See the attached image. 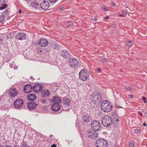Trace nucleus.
Masks as SVG:
<instances>
[{"label": "nucleus", "instance_id": "13d9d810", "mask_svg": "<svg viewBox=\"0 0 147 147\" xmlns=\"http://www.w3.org/2000/svg\"><path fill=\"white\" fill-rule=\"evenodd\" d=\"M140 115L142 116L143 115L142 113H139Z\"/></svg>", "mask_w": 147, "mask_h": 147}, {"label": "nucleus", "instance_id": "c756f323", "mask_svg": "<svg viewBox=\"0 0 147 147\" xmlns=\"http://www.w3.org/2000/svg\"><path fill=\"white\" fill-rule=\"evenodd\" d=\"M22 146L23 147H29L27 143L26 142H24L22 145Z\"/></svg>", "mask_w": 147, "mask_h": 147}, {"label": "nucleus", "instance_id": "39448f33", "mask_svg": "<svg viewBox=\"0 0 147 147\" xmlns=\"http://www.w3.org/2000/svg\"><path fill=\"white\" fill-rule=\"evenodd\" d=\"M93 129H89L87 131L85 134L86 137H88L91 139H94L96 138L98 134Z\"/></svg>", "mask_w": 147, "mask_h": 147}, {"label": "nucleus", "instance_id": "20e7f679", "mask_svg": "<svg viewBox=\"0 0 147 147\" xmlns=\"http://www.w3.org/2000/svg\"><path fill=\"white\" fill-rule=\"evenodd\" d=\"M80 78L83 81L88 80L89 73L86 69H83L81 71L79 74Z\"/></svg>", "mask_w": 147, "mask_h": 147}, {"label": "nucleus", "instance_id": "393cba45", "mask_svg": "<svg viewBox=\"0 0 147 147\" xmlns=\"http://www.w3.org/2000/svg\"><path fill=\"white\" fill-rule=\"evenodd\" d=\"M42 86L40 84H38V86L36 91H35V92H38L41 91L42 88Z\"/></svg>", "mask_w": 147, "mask_h": 147}, {"label": "nucleus", "instance_id": "c9c22d12", "mask_svg": "<svg viewBox=\"0 0 147 147\" xmlns=\"http://www.w3.org/2000/svg\"><path fill=\"white\" fill-rule=\"evenodd\" d=\"M9 13V11H6L3 12V15L5 16V15H7V14H8Z\"/></svg>", "mask_w": 147, "mask_h": 147}, {"label": "nucleus", "instance_id": "f8f14e48", "mask_svg": "<svg viewBox=\"0 0 147 147\" xmlns=\"http://www.w3.org/2000/svg\"><path fill=\"white\" fill-rule=\"evenodd\" d=\"M38 44L42 47H46L48 45V42L46 39H41L38 42Z\"/></svg>", "mask_w": 147, "mask_h": 147}, {"label": "nucleus", "instance_id": "c03bdc74", "mask_svg": "<svg viewBox=\"0 0 147 147\" xmlns=\"http://www.w3.org/2000/svg\"><path fill=\"white\" fill-rule=\"evenodd\" d=\"M116 107L117 108H122V107H121L119 105H116Z\"/></svg>", "mask_w": 147, "mask_h": 147}, {"label": "nucleus", "instance_id": "bb28decb", "mask_svg": "<svg viewBox=\"0 0 147 147\" xmlns=\"http://www.w3.org/2000/svg\"><path fill=\"white\" fill-rule=\"evenodd\" d=\"M1 5V7H0V9L3 10L5 9L7 7V5L6 4H4L3 5Z\"/></svg>", "mask_w": 147, "mask_h": 147}, {"label": "nucleus", "instance_id": "5fc2aeb1", "mask_svg": "<svg viewBox=\"0 0 147 147\" xmlns=\"http://www.w3.org/2000/svg\"><path fill=\"white\" fill-rule=\"evenodd\" d=\"M22 12V11L20 9L19 10V13H21Z\"/></svg>", "mask_w": 147, "mask_h": 147}, {"label": "nucleus", "instance_id": "052dcab7", "mask_svg": "<svg viewBox=\"0 0 147 147\" xmlns=\"http://www.w3.org/2000/svg\"><path fill=\"white\" fill-rule=\"evenodd\" d=\"M24 0L26 1H30L31 0Z\"/></svg>", "mask_w": 147, "mask_h": 147}, {"label": "nucleus", "instance_id": "3c124183", "mask_svg": "<svg viewBox=\"0 0 147 147\" xmlns=\"http://www.w3.org/2000/svg\"><path fill=\"white\" fill-rule=\"evenodd\" d=\"M112 5L113 6H115V4L114 3H113L112 4Z\"/></svg>", "mask_w": 147, "mask_h": 147}, {"label": "nucleus", "instance_id": "f704fd0d", "mask_svg": "<svg viewBox=\"0 0 147 147\" xmlns=\"http://www.w3.org/2000/svg\"><path fill=\"white\" fill-rule=\"evenodd\" d=\"M102 9L105 10V11H107V7L106 6H103L102 7Z\"/></svg>", "mask_w": 147, "mask_h": 147}, {"label": "nucleus", "instance_id": "7c9ffc66", "mask_svg": "<svg viewBox=\"0 0 147 147\" xmlns=\"http://www.w3.org/2000/svg\"><path fill=\"white\" fill-rule=\"evenodd\" d=\"M73 25V23L72 22H69L67 23V25L69 26H71Z\"/></svg>", "mask_w": 147, "mask_h": 147}, {"label": "nucleus", "instance_id": "ea45409f", "mask_svg": "<svg viewBox=\"0 0 147 147\" xmlns=\"http://www.w3.org/2000/svg\"><path fill=\"white\" fill-rule=\"evenodd\" d=\"M126 89L128 90H130L131 89V87L129 86L125 87Z\"/></svg>", "mask_w": 147, "mask_h": 147}, {"label": "nucleus", "instance_id": "864d4df0", "mask_svg": "<svg viewBox=\"0 0 147 147\" xmlns=\"http://www.w3.org/2000/svg\"><path fill=\"white\" fill-rule=\"evenodd\" d=\"M64 9V7H60V9L61 10H63Z\"/></svg>", "mask_w": 147, "mask_h": 147}, {"label": "nucleus", "instance_id": "cd10ccee", "mask_svg": "<svg viewBox=\"0 0 147 147\" xmlns=\"http://www.w3.org/2000/svg\"><path fill=\"white\" fill-rule=\"evenodd\" d=\"M38 83H37L35 84L33 87L32 88V90H34V92H35V91H36V90L37 87L38 86Z\"/></svg>", "mask_w": 147, "mask_h": 147}, {"label": "nucleus", "instance_id": "4c0bfd02", "mask_svg": "<svg viewBox=\"0 0 147 147\" xmlns=\"http://www.w3.org/2000/svg\"><path fill=\"white\" fill-rule=\"evenodd\" d=\"M140 131V129H136L135 130V132L136 133H139Z\"/></svg>", "mask_w": 147, "mask_h": 147}, {"label": "nucleus", "instance_id": "0eeeda50", "mask_svg": "<svg viewBox=\"0 0 147 147\" xmlns=\"http://www.w3.org/2000/svg\"><path fill=\"white\" fill-rule=\"evenodd\" d=\"M69 65L71 68L76 69L79 64L78 60L74 58H71L69 60Z\"/></svg>", "mask_w": 147, "mask_h": 147}, {"label": "nucleus", "instance_id": "f03ea898", "mask_svg": "<svg viewBox=\"0 0 147 147\" xmlns=\"http://www.w3.org/2000/svg\"><path fill=\"white\" fill-rule=\"evenodd\" d=\"M101 122L102 125L106 127H109L112 123H114V120H112L111 118L108 116H105L102 117Z\"/></svg>", "mask_w": 147, "mask_h": 147}, {"label": "nucleus", "instance_id": "6e6552de", "mask_svg": "<svg viewBox=\"0 0 147 147\" xmlns=\"http://www.w3.org/2000/svg\"><path fill=\"white\" fill-rule=\"evenodd\" d=\"M91 126L92 129L98 131L100 129L101 125L98 121L94 120L91 122Z\"/></svg>", "mask_w": 147, "mask_h": 147}, {"label": "nucleus", "instance_id": "9d476101", "mask_svg": "<svg viewBox=\"0 0 147 147\" xmlns=\"http://www.w3.org/2000/svg\"><path fill=\"white\" fill-rule=\"evenodd\" d=\"M61 56L64 58L67 59L70 56V54L68 51L63 49L61 51L60 53Z\"/></svg>", "mask_w": 147, "mask_h": 147}, {"label": "nucleus", "instance_id": "6ab92c4d", "mask_svg": "<svg viewBox=\"0 0 147 147\" xmlns=\"http://www.w3.org/2000/svg\"><path fill=\"white\" fill-rule=\"evenodd\" d=\"M82 119L83 122L86 123L90 122V117L88 115H84L82 117Z\"/></svg>", "mask_w": 147, "mask_h": 147}, {"label": "nucleus", "instance_id": "79ce46f5", "mask_svg": "<svg viewBox=\"0 0 147 147\" xmlns=\"http://www.w3.org/2000/svg\"><path fill=\"white\" fill-rule=\"evenodd\" d=\"M98 71L100 73L101 71V69L100 68H98L97 69Z\"/></svg>", "mask_w": 147, "mask_h": 147}, {"label": "nucleus", "instance_id": "5701e85b", "mask_svg": "<svg viewBox=\"0 0 147 147\" xmlns=\"http://www.w3.org/2000/svg\"><path fill=\"white\" fill-rule=\"evenodd\" d=\"M63 101L64 104L67 106H69L71 103L70 100L67 98H64Z\"/></svg>", "mask_w": 147, "mask_h": 147}, {"label": "nucleus", "instance_id": "37998d69", "mask_svg": "<svg viewBox=\"0 0 147 147\" xmlns=\"http://www.w3.org/2000/svg\"><path fill=\"white\" fill-rule=\"evenodd\" d=\"M51 147H57V146L56 144H53L51 146Z\"/></svg>", "mask_w": 147, "mask_h": 147}, {"label": "nucleus", "instance_id": "1a4fd4ad", "mask_svg": "<svg viewBox=\"0 0 147 147\" xmlns=\"http://www.w3.org/2000/svg\"><path fill=\"white\" fill-rule=\"evenodd\" d=\"M24 101L22 99H18L16 100L13 102V106L15 108L19 109L24 105Z\"/></svg>", "mask_w": 147, "mask_h": 147}, {"label": "nucleus", "instance_id": "aec40b11", "mask_svg": "<svg viewBox=\"0 0 147 147\" xmlns=\"http://www.w3.org/2000/svg\"><path fill=\"white\" fill-rule=\"evenodd\" d=\"M52 101L53 104H59L61 102V100L59 97L55 96L53 98Z\"/></svg>", "mask_w": 147, "mask_h": 147}, {"label": "nucleus", "instance_id": "9b49d317", "mask_svg": "<svg viewBox=\"0 0 147 147\" xmlns=\"http://www.w3.org/2000/svg\"><path fill=\"white\" fill-rule=\"evenodd\" d=\"M49 6V3L48 1H44L40 4V8L43 10H47Z\"/></svg>", "mask_w": 147, "mask_h": 147}, {"label": "nucleus", "instance_id": "c85d7f7f", "mask_svg": "<svg viewBox=\"0 0 147 147\" xmlns=\"http://www.w3.org/2000/svg\"><path fill=\"white\" fill-rule=\"evenodd\" d=\"M134 144L133 142L132 141H130L129 144V147H134Z\"/></svg>", "mask_w": 147, "mask_h": 147}, {"label": "nucleus", "instance_id": "de8ad7c7", "mask_svg": "<svg viewBox=\"0 0 147 147\" xmlns=\"http://www.w3.org/2000/svg\"><path fill=\"white\" fill-rule=\"evenodd\" d=\"M116 26V25L115 24H112V26H111V27L113 28H114Z\"/></svg>", "mask_w": 147, "mask_h": 147}, {"label": "nucleus", "instance_id": "680f3d73", "mask_svg": "<svg viewBox=\"0 0 147 147\" xmlns=\"http://www.w3.org/2000/svg\"><path fill=\"white\" fill-rule=\"evenodd\" d=\"M52 136H53V135H50V137H52Z\"/></svg>", "mask_w": 147, "mask_h": 147}, {"label": "nucleus", "instance_id": "6e6d98bb", "mask_svg": "<svg viewBox=\"0 0 147 147\" xmlns=\"http://www.w3.org/2000/svg\"><path fill=\"white\" fill-rule=\"evenodd\" d=\"M93 20L95 21H96V18L95 17L93 19Z\"/></svg>", "mask_w": 147, "mask_h": 147}, {"label": "nucleus", "instance_id": "a211bd4d", "mask_svg": "<svg viewBox=\"0 0 147 147\" xmlns=\"http://www.w3.org/2000/svg\"><path fill=\"white\" fill-rule=\"evenodd\" d=\"M27 99L29 101H33L35 100L36 99V96L34 94H30L27 96Z\"/></svg>", "mask_w": 147, "mask_h": 147}, {"label": "nucleus", "instance_id": "e2e57ef3", "mask_svg": "<svg viewBox=\"0 0 147 147\" xmlns=\"http://www.w3.org/2000/svg\"><path fill=\"white\" fill-rule=\"evenodd\" d=\"M11 64L10 63V65H9L10 66H11Z\"/></svg>", "mask_w": 147, "mask_h": 147}, {"label": "nucleus", "instance_id": "49530a36", "mask_svg": "<svg viewBox=\"0 0 147 147\" xmlns=\"http://www.w3.org/2000/svg\"><path fill=\"white\" fill-rule=\"evenodd\" d=\"M143 125L144 126H146V124L145 122H144V123L143 124Z\"/></svg>", "mask_w": 147, "mask_h": 147}, {"label": "nucleus", "instance_id": "dca6fc26", "mask_svg": "<svg viewBox=\"0 0 147 147\" xmlns=\"http://www.w3.org/2000/svg\"><path fill=\"white\" fill-rule=\"evenodd\" d=\"M61 108V107L59 104H53L51 106V109L54 111H59Z\"/></svg>", "mask_w": 147, "mask_h": 147}, {"label": "nucleus", "instance_id": "8fccbe9b", "mask_svg": "<svg viewBox=\"0 0 147 147\" xmlns=\"http://www.w3.org/2000/svg\"><path fill=\"white\" fill-rule=\"evenodd\" d=\"M122 13L125 15H126V12L125 11H124L122 12Z\"/></svg>", "mask_w": 147, "mask_h": 147}, {"label": "nucleus", "instance_id": "58836bf2", "mask_svg": "<svg viewBox=\"0 0 147 147\" xmlns=\"http://www.w3.org/2000/svg\"><path fill=\"white\" fill-rule=\"evenodd\" d=\"M57 0H49L50 2L51 3H54L56 2Z\"/></svg>", "mask_w": 147, "mask_h": 147}, {"label": "nucleus", "instance_id": "09e8293b", "mask_svg": "<svg viewBox=\"0 0 147 147\" xmlns=\"http://www.w3.org/2000/svg\"><path fill=\"white\" fill-rule=\"evenodd\" d=\"M129 96L131 97V98H134V96L133 95L130 94L129 95Z\"/></svg>", "mask_w": 147, "mask_h": 147}, {"label": "nucleus", "instance_id": "2eb2a0df", "mask_svg": "<svg viewBox=\"0 0 147 147\" xmlns=\"http://www.w3.org/2000/svg\"><path fill=\"white\" fill-rule=\"evenodd\" d=\"M27 36L26 34L24 33H19L16 35V38L19 40H23L26 38Z\"/></svg>", "mask_w": 147, "mask_h": 147}, {"label": "nucleus", "instance_id": "603ef678", "mask_svg": "<svg viewBox=\"0 0 147 147\" xmlns=\"http://www.w3.org/2000/svg\"><path fill=\"white\" fill-rule=\"evenodd\" d=\"M105 19H109V17L108 16H107L105 17Z\"/></svg>", "mask_w": 147, "mask_h": 147}, {"label": "nucleus", "instance_id": "a19ab883", "mask_svg": "<svg viewBox=\"0 0 147 147\" xmlns=\"http://www.w3.org/2000/svg\"><path fill=\"white\" fill-rule=\"evenodd\" d=\"M102 61L103 62H105L107 61V59L106 58H103L102 59Z\"/></svg>", "mask_w": 147, "mask_h": 147}, {"label": "nucleus", "instance_id": "72a5a7b5", "mask_svg": "<svg viewBox=\"0 0 147 147\" xmlns=\"http://www.w3.org/2000/svg\"><path fill=\"white\" fill-rule=\"evenodd\" d=\"M127 45L129 46H131L132 44V41L131 40H129L127 42Z\"/></svg>", "mask_w": 147, "mask_h": 147}, {"label": "nucleus", "instance_id": "f257e3e1", "mask_svg": "<svg viewBox=\"0 0 147 147\" xmlns=\"http://www.w3.org/2000/svg\"><path fill=\"white\" fill-rule=\"evenodd\" d=\"M101 96L98 92H94L91 95V101L96 105L98 106L101 102Z\"/></svg>", "mask_w": 147, "mask_h": 147}, {"label": "nucleus", "instance_id": "a878e982", "mask_svg": "<svg viewBox=\"0 0 147 147\" xmlns=\"http://www.w3.org/2000/svg\"><path fill=\"white\" fill-rule=\"evenodd\" d=\"M5 16L3 15H0V23L2 22L5 18Z\"/></svg>", "mask_w": 147, "mask_h": 147}, {"label": "nucleus", "instance_id": "a18cd8bd", "mask_svg": "<svg viewBox=\"0 0 147 147\" xmlns=\"http://www.w3.org/2000/svg\"><path fill=\"white\" fill-rule=\"evenodd\" d=\"M115 147H119L118 144L117 143H115L114 144Z\"/></svg>", "mask_w": 147, "mask_h": 147}, {"label": "nucleus", "instance_id": "423d86ee", "mask_svg": "<svg viewBox=\"0 0 147 147\" xmlns=\"http://www.w3.org/2000/svg\"><path fill=\"white\" fill-rule=\"evenodd\" d=\"M96 145L97 147H107L108 146L107 142L105 140L100 139L96 141Z\"/></svg>", "mask_w": 147, "mask_h": 147}, {"label": "nucleus", "instance_id": "4468645a", "mask_svg": "<svg viewBox=\"0 0 147 147\" xmlns=\"http://www.w3.org/2000/svg\"><path fill=\"white\" fill-rule=\"evenodd\" d=\"M37 104L34 102H29L27 104V107L30 110H34L36 107Z\"/></svg>", "mask_w": 147, "mask_h": 147}, {"label": "nucleus", "instance_id": "412c9836", "mask_svg": "<svg viewBox=\"0 0 147 147\" xmlns=\"http://www.w3.org/2000/svg\"><path fill=\"white\" fill-rule=\"evenodd\" d=\"M42 96L43 97H48L49 96V91L48 90H43L41 93Z\"/></svg>", "mask_w": 147, "mask_h": 147}, {"label": "nucleus", "instance_id": "ddd939ff", "mask_svg": "<svg viewBox=\"0 0 147 147\" xmlns=\"http://www.w3.org/2000/svg\"><path fill=\"white\" fill-rule=\"evenodd\" d=\"M23 90L25 93H29L32 90V87L30 84H26L24 86Z\"/></svg>", "mask_w": 147, "mask_h": 147}, {"label": "nucleus", "instance_id": "2f4dec72", "mask_svg": "<svg viewBox=\"0 0 147 147\" xmlns=\"http://www.w3.org/2000/svg\"><path fill=\"white\" fill-rule=\"evenodd\" d=\"M40 101L42 104H44L46 100L45 99H41Z\"/></svg>", "mask_w": 147, "mask_h": 147}, {"label": "nucleus", "instance_id": "473e14b6", "mask_svg": "<svg viewBox=\"0 0 147 147\" xmlns=\"http://www.w3.org/2000/svg\"><path fill=\"white\" fill-rule=\"evenodd\" d=\"M5 0H0V5H2L5 2Z\"/></svg>", "mask_w": 147, "mask_h": 147}, {"label": "nucleus", "instance_id": "e433bc0d", "mask_svg": "<svg viewBox=\"0 0 147 147\" xmlns=\"http://www.w3.org/2000/svg\"><path fill=\"white\" fill-rule=\"evenodd\" d=\"M142 99L143 100L144 102L145 103H146V98L145 97L143 96V97H142Z\"/></svg>", "mask_w": 147, "mask_h": 147}, {"label": "nucleus", "instance_id": "f3484780", "mask_svg": "<svg viewBox=\"0 0 147 147\" xmlns=\"http://www.w3.org/2000/svg\"><path fill=\"white\" fill-rule=\"evenodd\" d=\"M8 91L9 95L13 97H14L16 96L18 94L17 92L14 89L12 88H11Z\"/></svg>", "mask_w": 147, "mask_h": 147}, {"label": "nucleus", "instance_id": "7ed1b4c3", "mask_svg": "<svg viewBox=\"0 0 147 147\" xmlns=\"http://www.w3.org/2000/svg\"><path fill=\"white\" fill-rule=\"evenodd\" d=\"M107 102L106 100L103 101L101 103L100 107L101 109L106 112H109L112 110V106Z\"/></svg>", "mask_w": 147, "mask_h": 147}, {"label": "nucleus", "instance_id": "bf43d9fd", "mask_svg": "<svg viewBox=\"0 0 147 147\" xmlns=\"http://www.w3.org/2000/svg\"><path fill=\"white\" fill-rule=\"evenodd\" d=\"M0 147H3V146L2 145H1V143H0Z\"/></svg>", "mask_w": 147, "mask_h": 147}, {"label": "nucleus", "instance_id": "4be33fe9", "mask_svg": "<svg viewBox=\"0 0 147 147\" xmlns=\"http://www.w3.org/2000/svg\"><path fill=\"white\" fill-rule=\"evenodd\" d=\"M31 6L35 7L36 9H40V5L38 3L36 2H32L30 3Z\"/></svg>", "mask_w": 147, "mask_h": 147}, {"label": "nucleus", "instance_id": "b1692460", "mask_svg": "<svg viewBox=\"0 0 147 147\" xmlns=\"http://www.w3.org/2000/svg\"><path fill=\"white\" fill-rule=\"evenodd\" d=\"M112 120H114V123L115 122L114 124L115 125V123L116 124H117L118 123V122H119V120L118 118H117V117L116 115H114L113 116L112 118H111Z\"/></svg>", "mask_w": 147, "mask_h": 147}, {"label": "nucleus", "instance_id": "4d7b16f0", "mask_svg": "<svg viewBox=\"0 0 147 147\" xmlns=\"http://www.w3.org/2000/svg\"><path fill=\"white\" fill-rule=\"evenodd\" d=\"M119 16L121 17H123V15L122 14H120L119 15Z\"/></svg>", "mask_w": 147, "mask_h": 147}]
</instances>
